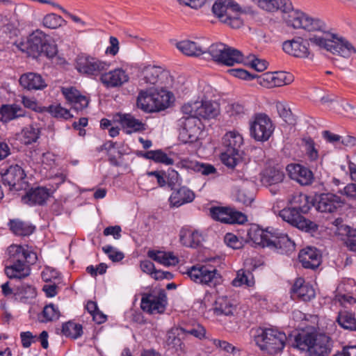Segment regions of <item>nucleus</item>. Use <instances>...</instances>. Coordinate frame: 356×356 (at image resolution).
I'll return each mask as SVG.
<instances>
[{"mask_svg":"<svg viewBox=\"0 0 356 356\" xmlns=\"http://www.w3.org/2000/svg\"><path fill=\"white\" fill-rule=\"evenodd\" d=\"M287 24L294 29H302L307 31L316 32L309 38L310 42L333 54L348 58L356 53L355 48L349 41L325 31V26L322 21L312 18L302 12L297 10L291 13L289 15Z\"/></svg>","mask_w":356,"mask_h":356,"instance_id":"nucleus-1","label":"nucleus"},{"mask_svg":"<svg viewBox=\"0 0 356 356\" xmlns=\"http://www.w3.org/2000/svg\"><path fill=\"white\" fill-rule=\"evenodd\" d=\"M292 202L295 204L294 207L281 210L280 216L300 230L306 232H316L318 229V225L300 214V213H307L310 209L308 197L306 195L300 194L293 197Z\"/></svg>","mask_w":356,"mask_h":356,"instance_id":"nucleus-2","label":"nucleus"},{"mask_svg":"<svg viewBox=\"0 0 356 356\" xmlns=\"http://www.w3.org/2000/svg\"><path fill=\"white\" fill-rule=\"evenodd\" d=\"M292 346L307 350L310 356H327L332 348L330 339L325 334L302 332L295 336Z\"/></svg>","mask_w":356,"mask_h":356,"instance_id":"nucleus-3","label":"nucleus"},{"mask_svg":"<svg viewBox=\"0 0 356 356\" xmlns=\"http://www.w3.org/2000/svg\"><path fill=\"white\" fill-rule=\"evenodd\" d=\"M17 47L20 51L26 52L29 56L33 58L41 55L53 58L58 53L56 44L40 30L33 32L26 41L20 42Z\"/></svg>","mask_w":356,"mask_h":356,"instance_id":"nucleus-4","label":"nucleus"},{"mask_svg":"<svg viewBox=\"0 0 356 356\" xmlns=\"http://www.w3.org/2000/svg\"><path fill=\"white\" fill-rule=\"evenodd\" d=\"M213 14L219 20L232 29H238L243 24L240 15L246 13L245 8H241L233 0H217L212 7Z\"/></svg>","mask_w":356,"mask_h":356,"instance_id":"nucleus-5","label":"nucleus"},{"mask_svg":"<svg viewBox=\"0 0 356 356\" xmlns=\"http://www.w3.org/2000/svg\"><path fill=\"white\" fill-rule=\"evenodd\" d=\"M286 334L276 329H261L254 337L256 344L263 351L273 355L281 352L286 344Z\"/></svg>","mask_w":356,"mask_h":356,"instance_id":"nucleus-6","label":"nucleus"},{"mask_svg":"<svg viewBox=\"0 0 356 356\" xmlns=\"http://www.w3.org/2000/svg\"><path fill=\"white\" fill-rule=\"evenodd\" d=\"M243 144L242 136L237 131L227 132L222 139V151L220 154L222 162L229 168H234L240 156L239 152Z\"/></svg>","mask_w":356,"mask_h":356,"instance_id":"nucleus-7","label":"nucleus"},{"mask_svg":"<svg viewBox=\"0 0 356 356\" xmlns=\"http://www.w3.org/2000/svg\"><path fill=\"white\" fill-rule=\"evenodd\" d=\"M207 54L218 63L232 66L243 61L242 53L224 43L218 42L207 46Z\"/></svg>","mask_w":356,"mask_h":356,"instance_id":"nucleus-8","label":"nucleus"},{"mask_svg":"<svg viewBox=\"0 0 356 356\" xmlns=\"http://www.w3.org/2000/svg\"><path fill=\"white\" fill-rule=\"evenodd\" d=\"M186 115L178 120L179 139L184 143H192L199 138L202 123L197 118Z\"/></svg>","mask_w":356,"mask_h":356,"instance_id":"nucleus-9","label":"nucleus"},{"mask_svg":"<svg viewBox=\"0 0 356 356\" xmlns=\"http://www.w3.org/2000/svg\"><path fill=\"white\" fill-rule=\"evenodd\" d=\"M182 113L184 115H189L193 117L204 119L213 118L218 114V106L210 100L195 101L194 102L185 104L181 107Z\"/></svg>","mask_w":356,"mask_h":356,"instance_id":"nucleus-10","label":"nucleus"},{"mask_svg":"<svg viewBox=\"0 0 356 356\" xmlns=\"http://www.w3.org/2000/svg\"><path fill=\"white\" fill-rule=\"evenodd\" d=\"M274 131L271 119L265 113L256 114L250 124V136L257 141H266Z\"/></svg>","mask_w":356,"mask_h":356,"instance_id":"nucleus-11","label":"nucleus"},{"mask_svg":"<svg viewBox=\"0 0 356 356\" xmlns=\"http://www.w3.org/2000/svg\"><path fill=\"white\" fill-rule=\"evenodd\" d=\"M195 283L214 286L220 281V275L216 268L207 266H193L186 272Z\"/></svg>","mask_w":356,"mask_h":356,"instance_id":"nucleus-12","label":"nucleus"},{"mask_svg":"<svg viewBox=\"0 0 356 356\" xmlns=\"http://www.w3.org/2000/svg\"><path fill=\"white\" fill-rule=\"evenodd\" d=\"M167 297L164 291H152L142 294L140 307L150 314H162L165 309Z\"/></svg>","mask_w":356,"mask_h":356,"instance_id":"nucleus-13","label":"nucleus"},{"mask_svg":"<svg viewBox=\"0 0 356 356\" xmlns=\"http://www.w3.org/2000/svg\"><path fill=\"white\" fill-rule=\"evenodd\" d=\"M309 40L301 37H296L291 40L284 41L282 44L283 51L291 56L313 60L314 54L309 49Z\"/></svg>","mask_w":356,"mask_h":356,"instance_id":"nucleus-14","label":"nucleus"},{"mask_svg":"<svg viewBox=\"0 0 356 356\" xmlns=\"http://www.w3.org/2000/svg\"><path fill=\"white\" fill-rule=\"evenodd\" d=\"M1 177L3 184L8 186L11 191H19L29 188L24 170L17 164L10 165Z\"/></svg>","mask_w":356,"mask_h":356,"instance_id":"nucleus-15","label":"nucleus"},{"mask_svg":"<svg viewBox=\"0 0 356 356\" xmlns=\"http://www.w3.org/2000/svg\"><path fill=\"white\" fill-rule=\"evenodd\" d=\"M341 197L331 193L316 195L313 204L316 209L321 213H333L344 205Z\"/></svg>","mask_w":356,"mask_h":356,"instance_id":"nucleus-16","label":"nucleus"},{"mask_svg":"<svg viewBox=\"0 0 356 356\" xmlns=\"http://www.w3.org/2000/svg\"><path fill=\"white\" fill-rule=\"evenodd\" d=\"M209 213L213 220L225 224H243L247 221L245 214L231 207H213Z\"/></svg>","mask_w":356,"mask_h":356,"instance_id":"nucleus-17","label":"nucleus"},{"mask_svg":"<svg viewBox=\"0 0 356 356\" xmlns=\"http://www.w3.org/2000/svg\"><path fill=\"white\" fill-rule=\"evenodd\" d=\"M110 64L90 56H79L76 59V68L81 73L97 76L108 69Z\"/></svg>","mask_w":356,"mask_h":356,"instance_id":"nucleus-18","label":"nucleus"},{"mask_svg":"<svg viewBox=\"0 0 356 356\" xmlns=\"http://www.w3.org/2000/svg\"><path fill=\"white\" fill-rule=\"evenodd\" d=\"M8 261L9 263H27L34 264L38 257L35 252L28 245L13 244L7 249Z\"/></svg>","mask_w":356,"mask_h":356,"instance_id":"nucleus-19","label":"nucleus"},{"mask_svg":"<svg viewBox=\"0 0 356 356\" xmlns=\"http://www.w3.org/2000/svg\"><path fill=\"white\" fill-rule=\"evenodd\" d=\"M208 44L202 38L181 40L176 43V47L185 56L197 58L207 54Z\"/></svg>","mask_w":356,"mask_h":356,"instance_id":"nucleus-20","label":"nucleus"},{"mask_svg":"<svg viewBox=\"0 0 356 356\" xmlns=\"http://www.w3.org/2000/svg\"><path fill=\"white\" fill-rule=\"evenodd\" d=\"M286 170L289 177L302 186L310 185L314 179L312 171L302 165L291 163L286 166Z\"/></svg>","mask_w":356,"mask_h":356,"instance_id":"nucleus-21","label":"nucleus"},{"mask_svg":"<svg viewBox=\"0 0 356 356\" xmlns=\"http://www.w3.org/2000/svg\"><path fill=\"white\" fill-rule=\"evenodd\" d=\"M268 247L275 249L280 254H289L295 250V243L289 236L278 232L272 233Z\"/></svg>","mask_w":356,"mask_h":356,"instance_id":"nucleus-22","label":"nucleus"},{"mask_svg":"<svg viewBox=\"0 0 356 356\" xmlns=\"http://www.w3.org/2000/svg\"><path fill=\"white\" fill-rule=\"evenodd\" d=\"M129 77L124 70L117 68L108 72L102 73L100 81L107 88H117L128 82Z\"/></svg>","mask_w":356,"mask_h":356,"instance_id":"nucleus-23","label":"nucleus"},{"mask_svg":"<svg viewBox=\"0 0 356 356\" xmlns=\"http://www.w3.org/2000/svg\"><path fill=\"white\" fill-rule=\"evenodd\" d=\"M298 258L305 268L315 269L321 263V255L319 251L312 247H307L299 252Z\"/></svg>","mask_w":356,"mask_h":356,"instance_id":"nucleus-24","label":"nucleus"},{"mask_svg":"<svg viewBox=\"0 0 356 356\" xmlns=\"http://www.w3.org/2000/svg\"><path fill=\"white\" fill-rule=\"evenodd\" d=\"M115 120L121 124L122 129L128 134L145 130V124L131 114L118 113L115 115Z\"/></svg>","mask_w":356,"mask_h":356,"instance_id":"nucleus-25","label":"nucleus"},{"mask_svg":"<svg viewBox=\"0 0 356 356\" xmlns=\"http://www.w3.org/2000/svg\"><path fill=\"white\" fill-rule=\"evenodd\" d=\"M291 293L303 301H309L315 297V291L309 283H305L302 277L296 278L292 288Z\"/></svg>","mask_w":356,"mask_h":356,"instance_id":"nucleus-26","label":"nucleus"},{"mask_svg":"<svg viewBox=\"0 0 356 356\" xmlns=\"http://www.w3.org/2000/svg\"><path fill=\"white\" fill-rule=\"evenodd\" d=\"M284 177V172L280 168L268 167L261 172L260 181L263 186L268 187L282 183Z\"/></svg>","mask_w":356,"mask_h":356,"instance_id":"nucleus-27","label":"nucleus"},{"mask_svg":"<svg viewBox=\"0 0 356 356\" xmlns=\"http://www.w3.org/2000/svg\"><path fill=\"white\" fill-rule=\"evenodd\" d=\"M19 83L22 87L28 90H42L47 86L41 75L33 72L22 74L19 78Z\"/></svg>","mask_w":356,"mask_h":356,"instance_id":"nucleus-28","label":"nucleus"},{"mask_svg":"<svg viewBox=\"0 0 356 356\" xmlns=\"http://www.w3.org/2000/svg\"><path fill=\"white\" fill-rule=\"evenodd\" d=\"M49 191L44 187H38L31 188L22 197L24 203L29 205L39 204L42 205L49 197Z\"/></svg>","mask_w":356,"mask_h":356,"instance_id":"nucleus-29","label":"nucleus"},{"mask_svg":"<svg viewBox=\"0 0 356 356\" xmlns=\"http://www.w3.org/2000/svg\"><path fill=\"white\" fill-rule=\"evenodd\" d=\"M263 10L273 12L282 10L284 12H289L293 9L292 3L289 0H252Z\"/></svg>","mask_w":356,"mask_h":356,"instance_id":"nucleus-30","label":"nucleus"},{"mask_svg":"<svg viewBox=\"0 0 356 356\" xmlns=\"http://www.w3.org/2000/svg\"><path fill=\"white\" fill-rule=\"evenodd\" d=\"M10 266L5 268V273L10 279L22 280L28 277L31 273V268L27 263H10Z\"/></svg>","mask_w":356,"mask_h":356,"instance_id":"nucleus-31","label":"nucleus"},{"mask_svg":"<svg viewBox=\"0 0 356 356\" xmlns=\"http://www.w3.org/2000/svg\"><path fill=\"white\" fill-rule=\"evenodd\" d=\"M195 198V193L185 186L174 190L170 197V204L179 207L184 204L191 202Z\"/></svg>","mask_w":356,"mask_h":356,"instance_id":"nucleus-32","label":"nucleus"},{"mask_svg":"<svg viewBox=\"0 0 356 356\" xmlns=\"http://www.w3.org/2000/svg\"><path fill=\"white\" fill-rule=\"evenodd\" d=\"M273 232L264 230L257 225H252L248 232L249 238L257 245L268 247Z\"/></svg>","mask_w":356,"mask_h":356,"instance_id":"nucleus-33","label":"nucleus"},{"mask_svg":"<svg viewBox=\"0 0 356 356\" xmlns=\"http://www.w3.org/2000/svg\"><path fill=\"white\" fill-rule=\"evenodd\" d=\"M179 237L181 243L184 245L190 248L199 246L204 239L200 232L189 229H182L180 231Z\"/></svg>","mask_w":356,"mask_h":356,"instance_id":"nucleus-34","label":"nucleus"},{"mask_svg":"<svg viewBox=\"0 0 356 356\" xmlns=\"http://www.w3.org/2000/svg\"><path fill=\"white\" fill-rule=\"evenodd\" d=\"M153 95V105L155 106L154 111H159L165 109L170 106V92L161 88H152Z\"/></svg>","mask_w":356,"mask_h":356,"instance_id":"nucleus-35","label":"nucleus"},{"mask_svg":"<svg viewBox=\"0 0 356 356\" xmlns=\"http://www.w3.org/2000/svg\"><path fill=\"white\" fill-rule=\"evenodd\" d=\"M162 73V69L160 67L154 65H148L145 67L141 71V78L140 79V86L144 84L155 85Z\"/></svg>","mask_w":356,"mask_h":356,"instance_id":"nucleus-36","label":"nucleus"},{"mask_svg":"<svg viewBox=\"0 0 356 356\" xmlns=\"http://www.w3.org/2000/svg\"><path fill=\"white\" fill-rule=\"evenodd\" d=\"M236 306L227 296H220L215 301L213 312L216 315L232 316Z\"/></svg>","mask_w":356,"mask_h":356,"instance_id":"nucleus-37","label":"nucleus"},{"mask_svg":"<svg viewBox=\"0 0 356 356\" xmlns=\"http://www.w3.org/2000/svg\"><path fill=\"white\" fill-rule=\"evenodd\" d=\"M8 226L14 234L21 236H29L35 230L33 225L19 219L10 220Z\"/></svg>","mask_w":356,"mask_h":356,"instance_id":"nucleus-38","label":"nucleus"},{"mask_svg":"<svg viewBox=\"0 0 356 356\" xmlns=\"http://www.w3.org/2000/svg\"><path fill=\"white\" fill-rule=\"evenodd\" d=\"M152 88L140 90L137 97V106L145 112H154Z\"/></svg>","mask_w":356,"mask_h":356,"instance_id":"nucleus-39","label":"nucleus"},{"mask_svg":"<svg viewBox=\"0 0 356 356\" xmlns=\"http://www.w3.org/2000/svg\"><path fill=\"white\" fill-rule=\"evenodd\" d=\"M339 237L349 250L356 252V229L342 227L339 230Z\"/></svg>","mask_w":356,"mask_h":356,"instance_id":"nucleus-40","label":"nucleus"},{"mask_svg":"<svg viewBox=\"0 0 356 356\" xmlns=\"http://www.w3.org/2000/svg\"><path fill=\"white\" fill-rule=\"evenodd\" d=\"M185 334V328L177 327L171 328L166 334V344L173 348L181 347L182 341L179 336Z\"/></svg>","mask_w":356,"mask_h":356,"instance_id":"nucleus-41","label":"nucleus"},{"mask_svg":"<svg viewBox=\"0 0 356 356\" xmlns=\"http://www.w3.org/2000/svg\"><path fill=\"white\" fill-rule=\"evenodd\" d=\"M337 323L344 329L356 331V318L355 314L348 311H341L337 318Z\"/></svg>","mask_w":356,"mask_h":356,"instance_id":"nucleus-42","label":"nucleus"},{"mask_svg":"<svg viewBox=\"0 0 356 356\" xmlns=\"http://www.w3.org/2000/svg\"><path fill=\"white\" fill-rule=\"evenodd\" d=\"M183 165L187 169L200 172L204 175L213 174L216 171L214 166L211 164L200 163L196 161L184 160L183 161Z\"/></svg>","mask_w":356,"mask_h":356,"instance_id":"nucleus-43","label":"nucleus"},{"mask_svg":"<svg viewBox=\"0 0 356 356\" xmlns=\"http://www.w3.org/2000/svg\"><path fill=\"white\" fill-rule=\"evenodd\" d=\"M20 108L15 105H3L0 108V121L7 122L22 115Z\"/></svg>","mask_w":356,"mask_h":356,"instance_id":"nucleus-44","label":"nucleus"},{"mask_svg":"<svg viewBox=\"0 0 356 356\" xmlns=\"http://www.w3.org/2000/svg\"><path fill=\"white\" fill-rule=\"evenodd\" d=\"M275 107L280 118L289 124H294L296 123V118L293 115L288 104L284 102H277Z\"/></svg>","mask_w":356,"mask_h":356,"instance_id":"nucleus-45","label":"nucleus"},{"mask_svg":"<svg viewBox=\"0 0 356 356\" xmlns=\"http://www.w3.org/2000/svg\"><path fill=\"white\" fill-rule=\"evenodd\" d=\"M62 332L66 337L77 339L82 335L83 327L81 324L68 321L63 325Z\"/></svg>","mask_w":356,"mask_h":356,"instance_id":"nucleus-46","label":"nucleus"},{"mask_svg":"<svg viewBox=\"0 0 356 356\" xmlns=\"http://www.w3.org/2000/svg\"><path fill=\"white\" fill-rule=\"evenodd\" d=\"M254 277L252 273L243 269L237 271L236 277L232 281V284L234 286H241L243 284L251 286L254 285Z\"/></svg>","mask_w":356,"mask_h":356,"instance_id":"nucleus-47","label":"nucleus"},{"mask_svg":"<svg viewBox=\"0 0 356 356\" xmlns=\"http://www.w3.org/2000/svg\"><path fill=\"white\" fill-rule=\"evenodd\" d=\"M40 134V129L34 125H29L22 131V140L26 145H29L37 141Z\"/></svg>","mask_w":356,"mask_h":356,"instance_id":"nucleus-48","label":"nucleus"},{"mask_svg":"<svg viewBox=\"0 0 356 356\" xmlns=\"http://www.w3.org/2000/svg\"><path fill=\"white\" fill-rule=\"evenodd\" d=\"M60 312L54 304L46 305L39 316L41 322L53 321L58 319Z\"/></svg>","mask_w":356,"mask_h":356,"instance_id":"nucleus-49","label":"nucleus"},{"mask_svg":"<svg viewBox=\"0 0 356 356\" xmlns=\"http://www.w3.org/2000/svg\"><path fill=\"white\" fill-rule=\"evenodd\" d=\"M144 156L146 159H152L156 162L168 165L173 164L172 159L168 157V156L161 149L148 151L145 154Z\"/></svg>","mask_w":356,"mask_h":356,"instance_id":"nucleus-50","label":"nucleus"},{"mask_svg":"<svg viewBox=\"0 0 356 356\" xmlns=\"http://www.w3.org/2000/svg\"><path fill=\"white\" fill-rule=\"evenodd\" d=\"M66 23L65 20L60 15L50 13L45 15L42 19L43 25L48 29H57Z\"/></svg>","mask_w":356,"mask_h":356,"instance_id":"nucleus-51","label":"nucleus"},{"mask_svg":"<svg viewBox=\"0 0 356 356\" xmlns=\"http://www.w3.org/2000/svg\"><path fill=\"white\" fill-rule=\"evenodd\" d=\"M273 88L290 84L293 79L291 75L284 72H273Z\"/></svg>","mask_w":356,"mask_h":356,"instance_id":"nucleus-52","label":"nucleus"},{"mask_svg":"<svg viewBox=\"0 0 356 356\" xmlns=\"http://www.w3.org/2000/svg\"><path fill=\"white\" fill-rule=\"evenodd\" d=\"M48 111L55 118L69 119L72 117L70 113V111L62 107L59 104L49 106L48 108Z\"/></svg>","mask_w":356,"mask_h":356,"instance_id":"nucleus-53","label":"nucleus"},{"mask_svg":"<svg viewBox=\"0 0 356 356\" xmlns=\"http://www.w3.org/2000/svg\"><path fill=\"white\" fill-rule=\"evenodd\" d=\"M246 109L239 103H233L227 106V113L231 117L241 118L245 114Z\"/></svg>","mask_w":356,"mask_h":356,"instance_id":"nucleus-54","label":"nucleus"},{"mask_svg":"<svg viewBox=\"0 0 356 356\" xmlns=\"http://www.w3.org/2000/svg\"><path fill=\"white\" fill-rule=\"evenodd\" d=\"M15 294L22 296V298H33L36 296L35 289L31 285L22 284L17 286Z\"/></svg>","mask_w":356,"mask_h":356,"instance_id":"nucleus-55","label":"nucleus"},{"mask_svg":"<svg viewBox=\"0 0 356 356\" xmlns=\"http://www.w3.org/2000/svg\"><path fill=\"white\" fill-rule=\"evenodd\" d=\"M302 142L304 143L307 154L309 159L312 161H315L318 157V150L315 147V143L311 138H303Z\"/></svg>","mask_w":356,"mask_h":356,"instance_id":"nucleus-56","label":"nucleus"},{"mask_svg":"<svg viewBox=\"0 0 356 356\" xmlns=\"http://www.w3.org/2000/svg\"><path fill=\"white\" fill-rule=\"evenodd\" d=\"M102 250L113 262L120 261L124 257L123 252L116 250L113 246L109 245L104 246Z\"/></svg>","mask_w":356,"mask_h":356,"instance_id":"nucleus-57","label":"nucleus"},{"mask_svg":"<svg viewBox=\"0 0 356 356\" xmlns=\"http://www.w3.org/2000/svg\"><path fill=\"white\" fill-rule=\"evenodd\" d=\"M227 72L234 77L244 80H252L256 78V75L250 74L245 70L241 68H234L227 70Z\"/></svg>","mask_w":356,"mask_h":356,"instance_id":"nucleus-58","label":"nucleus"},{"mask_svg":"<svg viewBox=\"0 0 356 356\" xmlns=\"http://www.w3.org/2000/svg\"><path fill=\"white\" fill-rule=\"evenodd\" d=\"M273 72H266L260 76L256 75L257 82L264 87L273 88Z\"/></svg>","mask_w":356,"mask_h":356,"instance_id":"nucleus-59","label":"nucleus"},{"mask_svg":"<svg viewBox=\"0 0 356 356\" xmlns=\"http://www.w3.org/2000/svg\"><path fill=\"white\" fill-rule=\"evenodd\" d=\"M225 243L232 248L233 249H238L241 247V243L237 236L232 233H227L224 238Z\"/></svg>","mask_w":356,"mask_h":356,"instance_id":"nucleus-60","label":"nucleus"},{"mask_svg":"<svg viewBox=\"0 0 356 356\" xmlns=\"http://www.w3.org/2000/svg\"><path fill=\"white\" fill-rule=\"evenodd\" d=\"M89 99L83 95L76 97V99L72 104V108L76 111H80L88 107Z\"/></svg>","mask_w":356,"mask_h":356,"instance_id":"nucleus-61","label":"nucleus"},{"mask_svg":"<svg viewBox=\"0 0 356 356\" xmlns=\"http://www.w3.org/2000/svg\"><path fill=\"white\" fill-rule=\"evenodd\" d=\"M191 334L196 338L202 339L205 337L206 330L204 327L198 324L190 330L185 329V334Z\"/></svg>","mask_w":356,"mask_h":356,"instance_id":"nucleus-62","label":"nucleus"},{"mask_svg":"<svg viewBox=\"0 0 356 356\" xmlns=\"http://www.w3.org/2000/svg\"><path fill=\"white\" fill-rule=\"evenodd\" d=\"M63 94L64 95L65 99L72 104L76 99V97H80L79 92L74 89L72 88H63Z\"/></svg>","mask_w":356,"mask_h":356,"instance_id":"nucleus-63","label":"nucleus"},{"mask_svg":"<svg viewBox=\"0 0 356 356\" xmlns=\"http://www.w3.org/2000/svg\"><path fill=\"white\" fill-rule=\"evenodd\" d=\"M22 346L24 348H29L33 342L35 341L36 336H34L31 332H24L20 334Z\"/></svg>","mask_w":356,"mask_h":356,"instance_id":"nucleus-64","label":"nucleus"}]
</instances>
